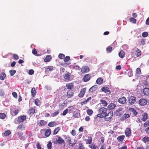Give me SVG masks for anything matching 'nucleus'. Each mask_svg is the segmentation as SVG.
<instances>
[{
	"label": "nucleus",
	"instance_id": "obj_1",
	"mask_svg": "<svg viewBox=\"0 0 149 149\" xmlns=\"http://www.w3.org/2000/svg\"><path fill=\"white\" fill-rule=\"evenodd\" d=\"M99 113L97 114V117L103 118L106 115L107 111V109L104 107H102L99 110Z\"/></svg>",
	"mask_w": 149,
	"mask_h": 149
},
{
	"label": "nucleus",
	"instance_id": "obj_2",
	"mask_svg": "<svg viewBox=\"0 0 149 149\" xmlns=\"http://www.w3.org/2000/svg\"><path fill=\"white\" fill-rule=\"evenodd\" d=\"M113 112L111 111L108 113L106 114V115L104 117L105 120L106 121H109L111 120L113 117Z\"/></svg>",
	"mask_w": 149,
	"mask_h": 149
},
{
	"label": "nucleus",
	"instance_id": "obj_3",
	"mask_svg": "<svg viewBox=\"0 0 149 149\" xmlns=\"http://www.w3.org/2000/svg\"><path fill=\"white\" fill-rule=\"evenodd\" d=\"M136 100L135 97L133 96H131L128 100V103L131 105L133 104Z\"/></svg>",
	"mask_w": 149,
	"mask_h": 149
},
{
	"label": "nucleus",
	"instance_id": "obj_4",
	"mask_svg": "<svg viewBox=\"0 0 149 149\" xmlns=\"http://www.w3.org/2000/svg\"><path fill=\"white\" fill-rule=\"evenodd\" d=\"M90 69L87 66H86L82 67L81 69V72L83 74L86 73L90 71Z\"/></svg>",
	"mask_w": 149,
	"mask_h": 149
},
{
	"label": "nucleus",
	"instance_id": "obj_5",
	"mask_svg": "<svg viewBox=\"0 0 149 149\" xmlns=\"http://www.w3.org/2000/svg\"><path fill=\"white\" fill-rule=\"evenodd\" d=\"M71 76L70 75V73L67 72L65 74L63 75V78L67 81H71Z\"/></svg>",
	"mask_w": 149,
	"mask_h": 149
},
{
	"label": "nucleus",
	"instance_id": "obj_6",
	"mask_svg": "<svg viewBox=\"0 0 149 149\" xmlns=\"http://www.w3.org/2000/svg\"><path fill=\"white\" fill-rule=\"evenodd\" d=\"M91 74H88L84 75L83 79V81L85 82H86L88 81L91 79Z\"/></svg>",
	"mask_w": 149,
	"mask_h": 149
},
{
	"label": "nucleus",
	"instance_id": "obj_7",
	"mask_svg": "<svg viewBox=\"0 0 149 149\" xmlns=\"http://www.w3.org/2000/svg\"><path fill=\"white\" fill-rule=\"evenodd\" d=\"M86 91V88H83L81 89L79 93L78 94V97L80 98L83 97Z\"/></svg>",
	"mask_w": 149,
	"mask_h": 149
},
{
	"label": "nucleus",
	"instance_id": "obj_8",
	"mask_svg": "<svg viewBox=\"0 0 149 149\" xmlns=\"http://www.w3.org/2000/svg\"><path fill=\"white\" fill-rule=\"evenodd\" d=\"M26 116L25 115L20 116L18 118V121L19 123L23 122L26 120Z\"/></svg>",
	"mask_w": 149,
	"mask_h": 149
},
{
	"label": "nucleus",
	"instance_id": "obj_9",
	"mask_svg": "<svg viewBox=\"0 0 149 149\" xmlns=\"http://www.w3.org/2000/svg\"><path fill=\"white\" fill-rule=\"evenodd\" d=\"M118 101L120 104H123L126 102V99L125 97L123 96L119 98L118 100Z\"/></svg>",
	"mask_w": 149,
	"mask_h": 149
},
{
	"label": "nucleus",
	"instance_id": "obj_10",
	"mask_svg": "<svg viewBox=\"0 0 149 149\" xmlns=\"http://www.w3.org/2000/svg\"><path fill=\"white\" fill-rule=\"evenodd\" d=\"M47 123L46 121L44 120H40L37 123V124L39 126L42 127L45 126Z\"/></svg>",
	"mask_w": 149,
	"mask_h": 149
},
{
	"label": "nucleus",
	"instance_id": "obj_11",
	"mask_svg": "<svg viewBox=\"0 0 149 149\" xmlns=\"http://www.w3.org/2000/svg\"><path fill=\"white\" fill-rule=\"evenodd\" d=\"M56 136L58 137V139H56V141L54 142V143L59 144H61L64 142V141L63 139L59 136Z\"/></svg>",
	"mask_w": 149,
	"mask_h": 149
},
{
	"label": "nucleus",
	"instance_id": "obj_12",
	"mask_svg": "<svg viewBox=\"0 0 149 149\" xmlns=\"http://www.w3.org/2000/svg\"><path fill=\"white\" fill-rule=\"evenodd\" d=\"M139 104L141 106H144L147 103V101L145 99H141L139 101Z\"/></svg>",
	"mask_w": 149,
	"mask_h": 149
},
{
	"label": "nucleus",
	"instance_id": "obj_13",
	"mask_svg": "<svg viewBox=\"0 0 149 149\" xmlns=\"http://www.w3.org/2000/svg\"><path fill=\"white\" fill-rule=\"evenodd\" d=\"M122 108H120L118 109L116 111V114L117 116H120L123 113V111H122Z\"/></svg>",
	"mask_w": 149,
	"mask_h": 149
},
{
	"label": "nucleus",
	"instance_id": "obj_14",
	"mask_svg": "<svg viewBox=\"0 0 149 149\" xmlns=\"http://www.w3.org/2000/svg\"><path fill=\"white\" fill-rule=\"evenodd\" d=\"M18 139H20L22 140H24L25 138L24 136L23 135V133L22 132H18L17 133Z\"/></svg>",
	"mask_w": 149,
	"mask_h": 149
},
{
	"label": "nucleus",
	"instance_id": "obj_15",
	"mask_svg": "<svg viewBox=\"0 0 149 149\" xmlns=\"http://www.w3.org/2000/svg\"><path fill=\"white\" fill-rule=\"evenodd\" d=\"M125 134L126 136H129L131 134L130 129L128 127L125 130Z\"/></svg>",
	"mask_w": 149,
	"mask_h": 149
},
{
	"label": "nucleus",
	"instance_id": "obj_16",
	"mask_svg": "<svg viewBox=\"0 0 149 149\" xmlns=\"http://www.w3.org/2000/svg\"><path fill=\"white\" fill-rule=\"evenodd\" d=\"M35 107L30 108L28 111V113L30 115H33L35 113Z\"/></svg>",
	"mask_w": 149,
	"mask_h": 149
},
{
	"label": "nucleus",
	"instance_id": "obj_17",
	"mask_svg": "<svg viewBox=\"0 0 149 149\" xmlns=\"http://www.w3.org/2000/svg\"><path fill=\"white\" fill-rule=\"evenodd\" d=\"M101 90L102 91L106 93H110V91L109 90V88L108 87H103L101 88Z\"/></svg>",
	"mask_w": 149,
	"mask_h": 149
},
{
	"label": "nucleus",
	"instance_id": "obj_18",
	"mask_svg": "<svg viewBox=\"0 0 149 149\" xmlns=\"http://www.w3.org/2000/svg\"><path fill=\"white\" fill-rule=\"evenodd\" d=\"M51 133V130L49 128L46 130L45 132V135L46 137L49 136Z\"/></svg>",
	"mask_w": 149,
	"mask_h": 149
},
{
	"label": "nucleus",
	"instance_id": "obj_19",
	"mask_svg": "<svg viewBox=\"0 0 149 149\" xmlns=\"http://www.w3.org/2000/svg\"><path fill=\"white\" fill-rule=\"evenodd\" d=\"M11 134V132L10 130H8L5 131L3 133H2V136H9Z\"/></svg>",
	"mask_w": 149,
	"mask_h": 149
},
{
	"label": "nucleus",
	"instance_id": "obj_20",
	"mask_svg": "<svg viewBox=\"0 0 149 149\" xmlns=\"http://www.w3.org/2000/svg\"><path fill=\"white\" fill-rule=\"evenodd\" d=\"M66 88L68 89H71L74 87L73 84L72 83L67 84L66 85Z\"/></svg>",
	"mask_w": 149,
	"mask_h": 149
},
{
	"label": "nucleus",
	"instance_id": "obj_21",
	"mask_svg": "<svg viewBox=\"0 0 149 149\" xmlns=\"http://www.w3.org/2000/svg\"><path fill=\"white\" fill-rule=\"evenodd\" d=\"M143 94L146 95H149V88H145L143 91Z\"/></svg>",
	"mask_w": 149,
	"mask_h": 149
},
{
	"label": "nucleus",
	"instance_id": "obj_22",
	"mask_svg": "<svg viewBox=\"0 0 149 149\" xmlns=\"http://www.w3.org/2000/svg\"><path fill=\"white\" fill-rule=\"evenodd\" d=\"M116 106L115 104L113 103L110 104L108 107V108L109 110L113 109Z\"/></svg>",
	"mask_w": 149,
	"mask_h": 149
},
{
	"label": "nucleus",
	"instance_id": "obj_23",
	"mask_svg": "<svg viewBox=\"0 0 149 149\" xmlns=\"http://www.w3.org/2000/svg\"><path fill=\"white\" fill-rule=\"evenodd\" d=\"M129 110L131 113H132L134 116H136L138 114V113L133 108H130L129 109Z\"/></svg>",
	"mask_w": 149,
	"mask_h": 149
},
{
	"label": "nucleus",
	"instance_id": "obj_24",
	"mask_svg": "<svg viewBox=\"0 0 149 149\" xmlns=\"http://www.w3.org/2000/svg\"><path fill=\"white\" fill-rule=\"evenodd\" d=\"M31 95L33 97H35L36 93V91L34 87L33 88L31 91Z\"/></svg>",
	"mask_w": 149,
	"mask_h": 149
},
{
	"label": "nucleus",
	"instance_id": "obj_25",
	"mask_svg": "<svg viewBox=\"0 0 149 149\" xmlns=\"http://www.w3.org/2000/svg\"><path fill=\"white\" fill-rule=\"evenodd\" d=\"M52 58V56L51 55H47L46 56V57L44 61L45 62H49L51 60Z\"/></svg>",
	"mask_w": 149,
	"mask_h": 149
},
{
	"label": "nucleus",
	"instance_id": "obj_26",
	"mask_svg": "<svg viewBox=\"0 0 149 149\" xmlns=\"http://www.w3.org/2000/svg\"><path fill=\"white\" fill-rule=\"evenodd\" d=\"M103 82V80L102 78H98L96 81V82L97 84H101Z\"/></svg>",
	"mask_w": 149,
	"mask_h": 149
},
{
	"label": "nucleus",
	"instance_id": "obj_27",
	"mask_svg": "<svg viewBox=\"0 0 149 149\" xmlns=\"http://www.w3.org/2000/svg\"><path fill=\"white\" fill-rule=\"evenodd\" d=\"M67 95L68 96V98H70L71 97L73 96L74 93H73L71 91H69L67 92Z\"/></svg>",
	"mask_w": 149,
	"mask_h": 149
},
{
	"label": "nucleus",
	"instance_id": "obj_28",
	"mask_svg": "<svg viewBox=\"0 0 149 149\" xmlns=\"http://www.w3.org/2000/svg\"><path fill=\"white\" fill-rule=\"evenodd\" d=\"M67 142L69 143V145L71 146H73L74 144L76 143V142L74 143H71V140L70 137L68 138V139L67 140Z\"/></svg>",
	"mask_w": 149,
	"mask_h": 149
},
{
	"label": "nucleus",
	"instance_id": "obj_29",
	"mask_svg": "<svg viewBox=\"0 0 149 149\" xmlns=\"http://www.w3.org/2000/svg\"><path fill=\"white\" fill-rule=\"evenodd\" d=\"M118 54L120 58H123L124 57L125 54L124 51L122 50L119 52Z\"/></svg>",
	"mask_w": 149,
	"mask_h": 149
},
{
	"label": "nucleus",
	"instance_id": "obj_30",
	"mask_svg": "<svg viewBox=\"0 0 149 149\" xmlns=\"http://www.w3.org/2000/svg\"><path fill=\"white\" fill-rule=\"evenodd\" d=\"M86 112L88 115L91 116L93 113V111L91 109L87 110Z\"/></svg>",
	"mask_w": 149,
	"mask_h": 149
},
{
	"label": "nucleus",
	"instance_id": "obj_31",
	"mask_svg": "<svg viewBox=\"0 0 149 149\" xmlns=\"http://www.w3.org/2000/svg\"><path fill=\"white\" fill-rule=\"evenodd\" d=\"M6 77V74L4 72H2L0 75V79L1 80H4Z\"/></svg>",
	"mask_w": 149,
	"mask_h": 149
},
{
	"label": "nucleus",
	"instance_id": "obj_32",
	"mask_svg": "<svg viewBox=\"0 0 149 149\" xmlns=\"http://www.w3.org/2000/svg\"><path fill=\"white\" fill-rule=\"evenodd\" d=\"M135 54L137 57L139 56L141 54V51L139 49H137L136 51Z\"/></svg>",
	"mask_w": 149,
	"mask_h": 149
},
{
	"label": "nucleus",
	"instance_id": "obj_33",
	"mask_svg": "<svg viewBox=\"0 0 149 149\" xmlns=\"http://www.w3.org/2000/svg\"><path fill=\"white\" fill-rule=\"evenodd\" d=\"M56 125V123L55 121L51 122L48 123V125L50 127H53Z\"/></svg>",
	"mask_w": 149,
	"mask_h": 149
},
{
	"label": "nucleus",
	"instance_id": "obj_34",
	"mask_svg": "<svg viewBox=\"0 0 149 149\" xmlns=\"http://www.w3.org/2000/svg\"><path fill=\"white\" fill-rule=\"evenodd\" d=\"M148 116L147 114L145 113L143 115L142 120L143 121H145L148 119Z\"/></svg>",
	"mask_w": 149,
	"mask_h": 149
},
{
	"label": "nucleus",
	"instance_id": "obj_35",
	"mask_svg": "<svg viewBox=\"0 0 149 149\" xmlns=\"http://www.w3.org/2000/svg\"><path fill=\"white\" fill-rule=\"evenodd\" d=\"M67 104L65 102H64L63 103L59 104V108L60 109H63L64 108L65 106Z\"/></svg>",
	"mask_w": 149,
	"mask_h": 149
},
{
	"label": "nucleus",
	"instance_id": "obj_36",
	"mask_svg": "<svg viewBox=\"0 0 149 149\" xmlns=\"http://www.w3.org/2000/svg\"><path fill=\"white\" fill-rule=\"evenodd\" d=\"M96 89V87L94 86H93L89 89V92L90 93H92L95 91Z\"/></svg>",
	"mask_w": 149,
	"mask_h": 149
},
{
	"label": "nucleus",
	"instance_id": "obj_37",
	"mask_svg": "<svg viewBox=\"0 0 149 149\" xmlns=\"http://www.w3.org/2000/svg\"><path fill=\"white\" fill-rule=\"evenodd\" d=\"M124 135H121L118 136L117 138V139L118 141H122L124 139Z\"/></svg>",
	"mask_w": 149,
	"mask_h": 149
},
{
	"label": "nucleus",
	"instance_id": "obj_38",
	"mask_svg": "<svg viewBox=\"0 0 149 149\" xmlns=\"http://www.w3.org/2000/svg\"><path fill=\"white\" fill-rule=\"evenodd\" d=\"M35 103V104L37 106H39L41 104V102L38 99H36Z\"/></svg>",
	"mask_w": 149,
	"mask_h": 149
},
{
	"label": "nucleus",
	"instance_id": "obj_39",
	"mask_svg": "<svg viewBox=\"0 0 149 149\" xmlns=\"http://www.w3.org/2000/svg\"><path fill=\"white\" fill-rule=\"evenodd\" d=\"M60 127H58L56 128L54 130L53 134L54 135L56 134L60 130Z\"/></svg>",
	"mask_w": 149,
	"mask_h": 149
},
{
	"label": "nucleus",
	"instance_id": "obj_40",
	"mask_svg": "<svg viewBox=\"0 0 149 149\" xmlns=\"http://www.w3.org/2000/svg\"><path fill=\"white\" fill-rule=\"evenodd\" d=\"M100 102L102 104L103 106L104 107H106L107 105V103L104 100H101Z\"/></svg>",
	"mask_w": 149,
	"mask_h": 149
},
{
	"label": "nucleus",
	"instance_id": "obj_41",
	"mask_svg": "<svg viewBox=\"0 0 149 149\" xmlns=\"http://www.w3.org/2000/svg\"><path fill=\"white\" fill-rule=\"evenodd\" d=\"M91 97H89L85 101H83L82 102H81V104L82 105L83 104H86L88 101H89V100H91Z\"/></svg>",
	"mask_w": 149,
	"mask_h": 149
},
{
	"label": "nucleus",
	"instance_id": "obj_42",
	"mask_svg": "<svg viewBox=\"0 0 149 149\" xmlns=\"http://www.w3.org/2000/svg\"><path fill=\"white\" fill-rule=\"evenodd\" d=\"M25 128V127L22 124H21L19 125L17 127V129L19 130H24Z\"/></svg>",
	"mask_w": 149,
	"mask_h": 149
},
{
	"label": "nucleus",
	"instance_id": "obj_43",
	"mask_svg": "<svg viewBox=\"0 0 149 149\" xmlns=\"http://www.w3.org/2000/svg\"><path fill=\"white\" fill-rule=\"evenodd\" d=\"M129 20L131 22L134 24H136V19L133 17H131L130 18Z\"/></svg>",
	"mask_w": 149,
	"mask_h": 149
},
{
	"label": "nucleus",
	"instance_id": "obj_44",
	"mask_svg": "<svg viewBox=\"0 0 149 149\" xmlns=\"http://www.w3.org/2000/svg\"><path fill=\"white\" fill-rule=\"evenodd\" d=\"M6 114L4 113H0V118L1 119H4L6 117Z\"/></svg>",
	"mask_w": 149,
	"mask_h": 149
},
{
	"label": "nucleus",
	"instance_id": "obj_45",
	"mask_svg": "<svg viewBox=\"0 0 149 149\" xmlns=\"http://www.w3.org/2000/svg\"><path fill=\"white\" fill-rule=\"evenodd\" d=\"M85 141H86V144H91L92 143V138H91L89 139H85Z\"/></svg>",
	"mask_w": 149,
	"mask_h": 149
},
{
	"label": "nucleus",
	"instance_id": "obj_46",
	"mask_svg": "<svg viewBox=\"0 0 149 149\" xmlns=\"http://www.w3.org/2000/svg\"><path fill=\"white\" fill-rule=\"evenodd\" d=\"M9 72L10 76H13L15 74L16 71L14 70H10Z\"/></svg>",
	"mask_w": 149,
	"mask_h": 149
},
{
	"label": "nucleus",
	"instance_id": "obj_47",
	"mask_svg": "<svg viewBox=\"0 0 149 149\" xmlns=\"http://www.w3.org/2000/svg\"><path fill=\"white\" fill-rule=\"evenodd\" d=\"M143 141L145 143L149 141V137L145 136L143 137L142 139Z\"/></svg>",
	"mask_w": 149,
	"mask_h": 149
},
{
	"label": "nucleus",
	"instance_id": "obj_48",
	"mask_svg": "<svg viewBox=\"0 0 149 149\" xmlns=\"http://www.w3.org/2000/svg\"><path fill=\"white\" fill-rule=\"evenodd\" d=\"M89 146L91 149H96L97 148V146L93 143H92L91 145Z\"/></svg>",
	"mask_w": 149,
	"mask_h": 149
},
{
	"label": "nucleus",
	"instance_id": "obj_49",
	"mask_svg": "<svg viewBox=\"0 0 149 149\" xmlns=\"http://www.w3.org/2000/svg\"><path fill=\"white\" fill-rule=\"evenodd\" d=\"M70 57L69 56H67L65 57H64L63 58V61L65 62H67L70 60Z\"/></svg>",
	"mask_w": 149,
	"mask_h": 149
},
{
	"label": "nucleus",
	"instance_id": "obj_50",
	"mask_svg": "<svg viewBox=\"0 0 149 149\" xmlns=\"http://www.w3.org/2000/svg\"><path fill=\"white\" fill-rule=\"evenodd\" d=\"M106 50L109 52V53H110L112 50V47L111 46L108 47L106 49Z\"/></svg>",
	"mask_w": 149,
	"mask_h": 149
},
{
	"label": "nucleus",
	"instance_id": "obj_51",
	"mask_svg": "<svg viewBox=\"0 0 149 149\" xmlns=\"http://www.w3.org/2000/svg\"><path fill=\"white\" fill-rule=\"evenodd\" d=\"M78 149H85V148L82 143H79V144Z\"/></svg>",
	"mask_w": 149,
	"mask_h": 149
},
{
	"label": "nucleus",
	"instance_id": "obj_52",
	"mask_svg": "<svg viewBox=\"0 0 149 149\" xmlns=\"http://www.w3.org/2000/svg\"><path fill=\"white\" fill-rule=\"evenodd\" d=\"M79 113H77L76 112H74V113H73V117L74 118H78L79 117Z\"/></svg>",
	"mask_w": 149,
	"mask_h": 149
},
{
	"label": "nucleus",
	"instance_id": "obj_53",
	"mask_svg": "<svg viewBox=\"0 0 149 149\" xmlns=\"http://www.w3.org/2000/svg\"><path fill=\"white\" fill-rule=\"evenodd\" d=\"M47 69H48L49 71H51L54 70V68L52 66H49L47 67Z\"/></svg>",
	"mask_w": 149,
	"mask_h": 149
},
{
	"label": "nucleus",
	"instance_id": "obj_54",
	"mask_svg": "<svg viewBox=\"0 0 149 149\" xmlns=\"http://www.w3.org/2000/svg\"><path fill=\"white\" fill-rule=\"evenodd\" d=\"M59 113V112L58 111H56L54 112V113L51 114L52 116V117L58 115Z\"/></svg>",
	"mask_w": 149,
	"mask_h": 149
},
{
	"label": "nucleus",
	"instance_id": "obj_55",
	"mask_svg": "<svg viewBox=\"0 0 149 149\" xmlns=\"http://www.w3.org/2000/svg\"><path fill=\"white\" fill-rule=\"evenodd\" d=\"M52 143L51 142H49L47 145V148L48 149H51Z\"/></svg>",
	"mask_w": 149,
	"mask_h": 149
},
{
	"label": "nucleus",
	"instance_id": "obj_56",
	"mask_svg": "<svg viewBox=\"0 0 149 149\" xmlns=\"http://www.w3.org/2000/svg\"><path fill=\"white\" fill-rule=\"evenodd\" d=\"M149 126V120L146 121L144 124L143 127H145Z\"/></svg>",
	"mask_w": 149,
	"mask_h": 149
},
{
	"label": "nucleus",
	"instance_id": "obj_57",
	"mask_svg": "<svg viewBox=\"0 0 149 149\" xmlns=\"http://www.w3.org/2000/svg\"><path fill=\"white\" fill-rule=\"evenodd\" d=\"M65 57V55L62 54H60L58 55V57L61 59H63Z\"/></svg>",
	"mask_w": 149,
	"mask_h": 149
},
{
	"label": "nucleus",
	"instance_id": "obj_58",
	"mask_svg": "<svg viewBox=\"0 0 149 149\" xmlns=\"http://www.w3.org/2000/svg\"><path fill=\"white\" fill-rule=\"evenodd\" d=\"M68 109H66L65 110H64L63 113H62V115L63 116H65L66 115V114L68 113Z\"/></svg>",
	"mask_w": 149,
	"mask_h": 149
},
{
	"label": "nucleus",
	"instance_id": "obj_59",
	"mask_svg": "<svg viewBox=\"0 0 149 149\" xmlns=\"http://www.w3.org/2000/svg\"><path fill=\"white\" fill-rule=\"evenodd\" d=\"M148 33L146 32H144L142 33V36L143 37H146L148 36Z\"/></svg>",
	"mask_w": 149,
	"mask_h": 149
},
{
	"label": "nucleus",
	"instance_id": "obj_60",
	"mask_svg": "<svg viewBox=\"0 0 149 149\" xmlns=\"http://www.w3.org/2000/svg\"><path fill=\"white\" fill-rule=\"evenodd\" d=\"M136 73L137 74H141V70L140 68H138L136 69Z\"/></svg>",
	"mask_w": 149,
	"mask_h": 149
},
{
	"label": "nucleus",
	"instance_id": "obj_61",
	"mask_svg": "<svg viewBox=\"0 0 149 149\" xmlns=\"http://www.w3.org/2000/svg\"><path fill=\"white\" fill-rule=\"evenodd\" d=\"M19 112V110L18 109H15V111H13V112L14 113L15 116L17 115Z\"/></svg>",
	"mask_w": 149,
	"mask_h": 149
},
{
	"label": "nucleus",
	"instance_id": "obj_62",
	"mask_svg": "<svg viewBox=\"0 0 149 149\" xmlns=\"http://www.w3.org/2000/svg\"><path fill=\"white\" fill-rule=\"evenodd\" d=\"M13 57L14 59L17 60L19 58L18 56L16 54H15L13 55Z\"/></svg>",
	"mask_w": 149,
	"mask_h": 149
},
{
	"label": "nucleus",
	"instance_id": "obj_63",
	"mask_svg": "<svg viewBox=\"0 0 149 149\" xmlns=\"http://www.w3.org/2000/svg\"><path fill=\"white\" fill-rule=\"evenodd\" d=\"M130 116V115L128 114L127 113L124 114L123 116V118H124L125 119L129 118Z\"/></svg>",
	"mask_w": 149,
	"mask_h": 149
},
{
	"label": "nucleus",
	"instance_id": "obj_64",
	"mask_svg": "<svg viewBox=\"0 0 149 149\" xmlns=\"http://www.w3.org/2000/svg\"><path fill=\"white\" fill-rule=\"evenodd\" d=\"M74 68L76 70H79L81 69L80 67L77 65H75L74 66Z\"/></svg>",
	"mask_w": 149,
	"mask_h": 149
}]
</instances>
